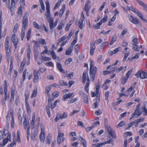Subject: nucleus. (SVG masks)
<instances>
[{
  "instance_id": "f257e3e1",
  "label": "nucleus",
  "mask_w": 147,
  "mask_h": 147,
  "mask_svg": "<svg viewBox=\"0 0 147 147\" xmlns=\"http://www.w3.org/2000/svg\"><path fill=\"white\" fill-rule=\"evenodd\" d=\"M85 16L83 12H82L80 17V20H77L76 22V24L79 27L80 29H82L85 26Z\"/></svg>"
},
{
  "instance_id": "f03ea898",
  "label": "nucleus",
  "mask_w": 147,
  "mask_h": 147,
  "mask_svg": "<svg viewBox=\"0 0 147 147\" xmlns=\"http://www.w3.org/2000/svg\"><path fill=\"white\" fill-rule=\"evenodd\" d=\"M128 8L130 11H131L133 12H134L143 21L147 23V20L144 18V16L137 9H136L132 7L128 6Z\"/></svg>"
},
{
  "instance_id": "7ed1b4c3",
  "label": "nucleus",
  "mask_w": 147,
  "mask_h": 147,
  "mask_svg": "<svg viewBox=\"0 0 147 147\" xmlns=\"http://www.w3.org/2000/svg\"><path fill=\"white\" fill-rule=\"evenodd\" d=\"M28 12H26L23 17L22 22V29L26 30L28 24Z\"/></svg>"
},
{
  "instance_id": "20e7f679",
  "label": "nucleus",
  "mask_w": 147,
  "mask_h": 147,
  "mask_svg": "<svg viewBox=\"0 0 147 147\" xmlns=\"http://www.w3.org/2000/svg\"><path fill=\"white\" fill-rule=\"evenodd\" d=\"M9 38L7 37L6 38L5 42V50L6 51V57H8L10 55V53L11 47L9 45Z\"/></svg>"
},
{
  "instance_id": "39448f33",
  "label": "nucleus",
  "mask_w": 147,
  "mask_h": 147,
  "mask_svg": "<svg viewBox=\"0 0 147 147\" xmlns=\"http://www.w3.org/2000/svg\"><path fill=\"white\" fill-rule=\"evenodd\" d=\"M46 5V12L45 13V15L46 17V19L47 21L51 19V18H53L51 17V15L50 12V5L49 2L47 1L45 3Z\"/></svg>"
},
{
  "instance_id": "423d86ee",
  "label": "nucleus",
  "mask_w": 147,
  "mask_h": 147,
  "mask_svg": "<svg viewBox=\"0 0 147 147\" xmlns=\"http://www.w3.org/2000/svg\"><path fill=\"white\" fill-rule=\"evenodd\" d=\"M135 76L138 78L145 79L147 78V73L141 70H139L135 74Z\"/></svg>"
},
{
  "instance_id": "0eeeda50",
  "label": "nucleus",
  "mask_w": 147,
  "mask_h": 147,
  "mask_svg": "<svg viewBox=\"0 0 147 147\" xmlns=\"http://www.w3.org/2000/svg\"><path fill=\"white\" fill-rule=\"evenodd\" d=\"M45 127L44 125H41V132L40 134L39 137L41 142L42 143L44 142L45 141Z\"/></svg>"
},
{
  "instance_id": "6e6552de",
  "label": "nucleus",
  "mask_w": 147,
  "mask_h": 147,
  "mask_svg": "<svg viewBox=\"0 0 147 147\" xmlns=\"http://www.w3.org/2000/svg\"><path fill=\"white\" fill-rule=\"evenodd\" d=\"M58 20L56 19L55 22H53V18H51V19L47 21L49 23V27L51 29H52L56 27L58 22Z\"/></svg>"
},
{
  "instance_id": "1a4fd4ad",
  "label": "nucleus",
  "mask_w": 147,
  "mask_h": 147,
  "mask_svg": "<svg viewBox=\"0 0 147 147\" xmlns=\"http://www.w3.org/2000/svg\"><path fill=\"white\" fill-rule=\"evenodd\" d=\"M96 70L97 68L96 67H90V78L92 81H93L94 80Z\"/></svg>"
},
{
  "instance_id": "9d476101",
  "label": "nucleus",
  "mask_w": 147,
  "mask_h": 147,
  "mask_svg": "<svg viewBox=\"0 0 147 147\" xmlns=\"http://www.w3.org/2000/svg\"><path fill=\"white\" fill-rule=\"evenodd\" d=\"M107 131L109 134L112 138H116V136L115 131L110 127H109L107 128Z\"/></svg>"
},
{
  "instance_id": "9b49d317",
  "label": "nucleus",
  "mask_w": 147,
  "mask_h": 147,
  "mask_svg": "<svg viewBox=\"0 0 147 147\" xmlns=\"http://www.w3.org/2000/svg\"><path fill=\"white\" fill-rule=\"evenodd\" d=\"M90 44V55L92 56L94 55L96 48V46L95 43L93 42H91Z\"/></svg>"
},
{
  "instance_id": "f8f14e48",
  "label": "nucleus",
  "mask_w": 147,
  "mask_h": 147,
  "mask_svg": "<svg viewBox=\"0 0 147 147\" xmlns=\"http://www.w3.org/2000/svg\"><path fill=\"white\" fill-rule=\"evenodd\" d=\"M140 104L139 103L138 104L136 108V110L134 113L136 116L137 117H139L142 114L141 111H140Z\"/></svg>"
},
{
  "instance_id": "ddd939ff",
  "label": "nucleus",
  "mask_w": 147,
  "mask_h": 147,
  "mask_svg": "<svg viewBox=\"0 0 147 147\" xmlns=\"http://www.w3.org/2000/svg\"><path fill=\"white\" fill-rule=\"evenodd\" d=\"M11 39L14 45V46L16 48L18 42V40L15 34H13L12 35Z\"/></svg>"
},
{
  "instance_id": "4468645a",
  "label": "nucleus",
  "mask_w": 147,
  "mask_h": 147,
  "mask_svg": "<svg viewBox=\"0 0 147 147\" xmlns=\"http://www.w3.org/2000/svg\"><path fill=\"white\" fill-rule=\"evenodd\" d=\"M30 44H27L28 48H27V57L29 59V61H28L26 62V63L27 65H29L30 63V61L29 60L30 59V53H31V50L30 49Z\"/></svg>"
},
{
  "instance_id": "2eb2a0df",
  "label": "nucleus",
  "mask_w": 147,
  "mask_h": 147,
  "mask_svg": "<svg viewBox=\"0 0 147 147\" xmlns=\"http://www.w3.org/2000/svg\"><path fill=\"white\" fill-rule=\"evenodd\" d=\"M16 4V3H14L13 1H12V3H11V7L8 8L10 11L11 15V16L13 15L15 12Z\"/></svg>"
},
{
  "instance_id": "dca6fc26",
  "label": "nucleus",
  "mask_w": 147,
  "mask_h": 147,
  "mask_svg": "<svg viewBox=\"0 0 147 147\" xmlns=\"http://www.w3.org/2000/svg\"><path fill=\"white\" fill-rule=\"evenodd\" d=\"M129 20L131 22L135 24H137L138 23V22L137 19L132 16H129Z\"/></svg>"
},
{
  "instance_id": "f3484780",
  "label": "nucleus",
  "mask_w": 147,
  "mask_h": 147,
  "mask_svg": "<svg viewBox=\"0 0 147 147\" xmlns=\"http://www.w3.org/2000/svg\"><path fill=\"white\" fill-rule=\"evenodd\" d=\"M88 78H89L88 73L86 71H84L83 73L82 78V80L84 83H85L86 79L88 80Z\"/></svg>"
},
{
  "instance_id": "a211bd4d",
  "label": "nucleus",
  "mask_w": 147,
  "mask_h": 147,
  "mask_svg": "<svg viewBox=\"0 0 147 147\" xmlns=\"http://www.w3.org/2000/svg\"><path fill=\"white\" fill-rule=\"evenodd\" d=\"M34 78L33 81L35 83H37L38 81L39 75L37 72H34Z\"/></svg>"
},
{
  "instance_id": "6ab92c4d",
  "label": "nucleus",
  "mask_w": 147,
  "mask_h": 147,
  "mask_svg": "<svg viewBox=\"0 0 147 147\" xmlns=\"http://www.w3.org/2000/svg\"><path fill=\"white\" fill-rule=\"evenodd\" d=\"M138 3L141 6H142L145 10H147V5H146L142 1L140 0H136Z\"/></svg>"
},
{
  "instance_id": "aec40b11",
  "label": "nucleus",
  "mask_w": 147,
  "mask_h": 147,
  "mask_svg": "<svg viewBox=\"0 0 147 147\" xmlns=\"http://www.w3.org/2000/svg\"><path fill=\"white\" fill-rule=\"evenodd\" d=\"M138 44H133L132 47L133 49L135 51H139L140 49L142 48V46L140 45V47L138 46Z\"/></svg>"
},
{
  "instance_id": "412c9836",
  "label": "nucleus",
  "mask_w": 147,
  "mask_h": 147,
  "mask_svg": "<svg viewBox=\"0 0 147 147\" xmlns=\"http://www.w3.org/2000/svg\"><path fill=\"white\" fill-rule=\"evenodd\" d=\"M144 120V118H142L135 120L134 121V122L135 127H137L138 125V124L141 122L143 121Z\"/></svg>"
},
{
  "instance_id": "4be33fe9",
  "label": "nucleus",
  "mask_w": 147,
  "mask_h": 147,
  "mask_svg": "<svg viewBox=\"0 0 147 147\" xmlns=\"http://www.w3.org/2000/svg\"><path fill=\"white\" fill-rule=\"evenodd\" d=\"M90 2L89 1H87L84 6V10L85 11H89L90 8Z\"/></svg>"
},
{
  "instance_id": "5701e85b",
  "label": "nucleus",
  "mask_w": 147,
  "mask_h": 147,
  "mask_svg": "<svg viewBox=\"0 0 147 147\" xmlns=\"http://www.w3.org/2000/svg\"><path fill=\"white\" fill-rule=\"evenodd\" d=\"M23 124L25 129L28 128L30 127L29 123L28 120L26 119V118H25L24 120V121Z\"/></svg>"
},
{
  "instance_id": "b1692460",
  "label": "nucleus",
  "mask_w": 147,
  "mask_h": 147,
  "mask_svg": "<svg viewBox=\"0 0 147 147\" xmlns=\"http://www.w3.org/2000/svg\"><path fill=\"white\" fill-rule=\"evenodd\" d=\"M100 88V83L98 82L96 84V96L97 97L99 96L100 94L99 92V88Z\"/></svg>"
},
{
  "instance_id": "393cba45",
  "label": "nucleus",
  "mask_w": 147,
  "mask_h": 147,
  "mask_svg": "<svg viewBox=\"0 0 147 147\" xmlns=\"http://www.w3.org/2000/svg\"><path fill=\"white\" fill-rule=\"evenodd\" d=\"M65 5L63 4L61 9L59 12V16L60 17H61L65 10Z\"/></svg>"
},
{
  "instance_id": "a878e982",
  "label": "nucleus",
  "mask_w": 147,
  "mask_h": 147,
  "mask_svg": "<svg viewBox=\"0 0 147 147\" xmlns=\"http://www.w3.org/2000/svg\"><path fill=\"white\" fill-rule=\"evenodd\" d=\"M51 89V86L49 85L47 86L45 88V93L48 96H50L49 92L50 91Z\"/></svg>"
},
{
  "instance_id": "bb28decb",
  "label": "nucleus",
  "mask_w": 147,
  "mask_h": 147,
  "mask_svg": "<svg viewBox=\"0 0 147 147\" xmlns=\"http://www.w3.org/2000/svg\"><path fill=\"white\" fill-rule=\"evenodd\" d=\"M64 136L63 133H60L59 132H58V134L57 136V138H58V142H59L60 141V138H62V140L63 141L65 139L64 137H63Z\"/></svg>"
},
{
  "instance_id": "cd10ccee",
  "label": "nucleus",
  "mask_w": 147,
  "mask_h": 147,
  "mask_svg": "<svg viewBox=\"0 0 147 147\" xmlns=\"http://www.w3.org/2000/svg\"><path fill=\"white\" fill-rule=\"evenodd\" d=\"M73 94V93H72L64 95L63 96V100L65 101L66 99L70 98Z\"/></svg>"
},
{
  "instance_id": "c85d7f7f",
  "label": "nucleus",
  "mask_w": 147,
  "mask_h": 147,
  "mask_svg": "<svg viewBox=\"0 0 147 147\" xmlns=\"http://www.w3.org/2000/svg\"><path fill=\"white\" fill-rule=\"evenodd\" d=\"M78 138L79 140L81 142L82 144L84 147H86V143L85 140L81 136H78Z\"/></svg>"
},
{
  "instance_id": "c756f323",
  "label": "nucleus",
  "mask_w": 147,
  "mask_h": 147,
  "mask_svg": "<svg viewBox=\"0 0 147 147\" xmlns=\"http://www.w3.org/2000/svg\"><path fill=\"white\" fill-rule=\"evenodd\" d=\"M74 21V20H71L67 23L65 28V30L66 31H67L69 30L70 26L73 22Z\"/></svg>"
},
{
  "instance_id": "7c9ffc66",
  "label": "nucleus",
  "mask_w": 147,
  "mask_h": 147,
  "mask_svg": "<svg viewBox=\"0 0 147 147\" xmlns=\"http://www.w3.org/2000/svg\"><path fill=\"white\" fill-rule=\"evenodd\" d=\"M16 92V88L15 86L13 84L11 88V96H14L15 92Z\"/></svg>"
},
{
  "instance_id": "2f4dec72",
  "label": "nucleus",
  "mask_w": 147,
  "mask_h": 147,
  "mask_svg": "<svg viewBox=\"0 0 147 147\" xmlns=\"http://www.w3.org/2000/svg\"><path fill=\"white\" fill-rule=\"evenodd\" d=\"M108 42L106 41L102 42L100 45V48L102 49H104L108 45Z\"/></svg>"
},
{
  "instance_id": "473e14b6",
  "label": "nucleus",
  "mask_w": 147,
  "mask_h": 147,
  "mask_svg": "<svg viewBox=\"0 0 147 147\" xmlns=\"http://www.w3.org/2000/svg\"><path fill=\"white\" fill-rule=\"evenodd\" d=\"M26 62V60L25 58H24L21 63V65L20 68V70L22 71L24 69V66Z\"/></svg>"
},
{
  "instance_id": "72a5a7b5",
  "label": "nucleus",
  "mask_w": 147,
  "mask_h": 147,
  "mask_svg": "<svg viewBox=\"0 0 147 147\" xmlns=\"http://www.w3.org/2000/svg\"><path fill=\"white\" fill-rule=\"evenodd\" d=\"M57 67L59 70L63 73L64 72V71L62 68V67L61 64L59 63H57Z\"/></svg>"
},
{
  "instance_id": "f704fd0d",
  "label": "nucleus",
  "mask_w": 147,
  "mask_h": 147,
  "mask_svg": "<svg viewBox=\"0 0 147 147\" xmlns=\"http://www.w3.org/2000/svg\"><path fill=\"white\" fill-rule=\"evenodd\" d=\"M19 25L17 23H16L15 25L14 26L13 30V32L14 34H15L16 33L17 30L18 29Z\"/></svg>"
},
{
  "instance_id": "c9c22d12",
  "label": "nucleus",
  "mask_w": 147,
  "mask_h": 147,
  "mask_svg": "<svg viewBox=\"0 0 147 147\" xmlns=\"http://www.w3.org/2000/svg\"><path fill=\"white\" fill-rule=\"evenodd\" d=\"M87 82H86L85 87H84L85 90L87 93H88L89 91L88 87L89 85L90 79L89 78L88 79Z\"/></svg>"
},
{
  "instance_id": "e433bc0d",
  "label": "nucleus",
  "mask_w": 147,
  "mask_h": 147,
  "mask_svg": "<svg viewBox=\"0 0 147 147\" xmlns=\"http://www.w3.org/2000/svg\"><path fill=\"white\" fill-rule=\"evenodd\" d=\"M38 41L39 43L43 45H46L47 42L45 40L42 38H39L38 40Z\"/></svg>"
},
{
  "instance_id": "4c0bfd02",
  "label": "nucleus",
  "mask_w": 147,
  "mask_h": 147,
  "mask_svg": "<svg viewBox=\"0 0 147 147\" xmlns=\"http://www.w3.org/2000/svg\"><path fill=\"white\" fill-rule=\"evenodd\" d=\"M26 30L22 29L21 32L20 33V36L21 37V40L22 41L25 36V33Z\"/></svg>"
},
{
  "instance_id": "58836bf2",
  "label": "nucleus",
  "mask_w": 147,
  "mask_h": 147,
  "mask_svg": "<svg viewBox=\"0 0 147 147\" xmlns=\"http://www.w3.org/2000/svg\"><path fill=\"white\" fill-rule=\"evenodd\" d=\"M38 91L36 88L32 92L31 96V98H33L36 96L37 94Z\"/></svg>"
},
{
  "instance_id": "ea45409f",
  "label": "nucleus",
  "mask_w": 147,
  "mask_h": 147,
  "mask_svg": "<svg viewBox=\"0 0 147 147\" xmlns=\"http://www.w3.org/2000/svg\"><path fill=\"white\" fill-rule=\"evenodd\" d=\"M38 134L37 131V130H35L34 135H32L31 136V138L33 140H36V137Z\"/></svg>"
},
{
  "instance_id": "a19ab883",
  "label": "nucleus",
  "mask_w": 147,
  "mask_h": 147,
  "mask_svg": "<svg viewBox=\"0 0 147 147\" xmlns=\"http://www.w3.org/2000/svg\"><path fill=\"white\" fill-rule=\"evenodd\" d=\"M34 27L38 30H39L41 29V28L40 25L36 22H33Z\"/></svg>"
},
{
  "instance_id": "79ce46f5",
  "label": "nucleus",
  "mask_w": 147,
  "mask_h": 147,
  "mask_svg": "<svg viewBox=\"0 0 147 147\" xmlns=\"http://www.w3.org/2000/svg\"><path fill=\"white\" fill-rule=\"evenodd\" d=\"M83 98L84 103L86 104H88V101L87 95L85 93H84Z\"/></svg>"
},
{
  "instance_id": "37998d69",
  "label": "nucleus",
  "mask_w": 147,
  "mask_h": 147,
  "mask_svg": "<svg viewBox=\"0 0 147 147\" xmlns=\"http://www.w3.org/2000/svg\"><path fill=\"white\" fill-rule=\"evenodd\" d=\"M136 84V82L133 83L131 86L128 89L127 91L128 92H131L132 90H133L134 89V88L135 87Z\"/></svg>"
},
{
  "instance_id": "c03bdc74",
  "label": "nucleus",
  "mask_w": 147,
  "mask_h": 147,
  "mask_svg": "<svg viewBox=\"0 0 147 147\" xmlns=\"http://www.w3.org/2000/svg\"><path fill=\"white\" fill-rule=\"evenodd\" d=\"M49 102L48 105L46 107V109L47 113L48 115V117H50V110L49 109L50 107L49 106Z\"/></svg>"
},
{
  "instance_id": "a18cd8bd",
  "label": "nucleus",
  "mask_w": 147,
  "mask_h": 147,
  "mask_svg": "<svg viewBox=\"0 0 147 147\" xmlns=\"http://www.w3.org/2000/svg\"><path fill=\"white\" fill-rule=\"evenodd\" d=\"M126 67H127L126 66H125L124 67H123L122 66H121L119 69H117L116 71L118 73L119 72L122 70H123V71H125L126 69Z\"/></svg>"
},
{
  "instance_id": "49530a36",
  "label": "nucleus",
  "mask_w": 147,
  "mask_h": 147,
  "mask_svg": "<svg viewBox=\"0 0 147 147\" xmlns=\"http://www.w3.org/2000/svg\"><path fill=\"white\" fill-rule=\"evenodd\" d=\"M31 32L32 29L30 28L28 30L26 38L27 40H28L30 38Z\"/></svg>"
},
{
  "instance_id": "de8ad7c7",
  "label": "nucleus",
  "mask_w": 147,
  "mask_h": 147,
  "mask_svg": "<svg viewBox=\"0 0 147 147\" xmlns=\"http://www.w3.org/2000/svg\"><path fill=\"white\" fill-rule=\"evenodd\" d=\"M121 47H119L111 52L112 54H116L119 50H121Z\"/></svg>"
},
{
  "instance_id": "09e8293b",
  "label": "nucleus",
  "mask_w": 147,
  "mask_h": 147,
  "mask_svg": "<svg viewBox=\"0 0 147 147\" xmlns=\"http://www.w3.org/2000/svg\"><path fill=\"white\" fill-rule=\"evenodd\" d=\"M128 78L126 77L123 76L121 80V83L122 84L124 85L125 83H126L127 81Z\"/></svg>"
},
{
  "instance_id": "8fccbe9b",
  "label": "nucleus",
  "mask_w": 147,
  "mask_h": 147,
  "mask_svg": "<svg viewBox=\"0 0 147 147\" xmlns=\"http://www.w3.org/2000/svg\"><path fill=\"white\" fill-rule=\"evenodd\" d=\"M6 130L4 129V132L2 131H0V140H1L3 137L4 136L6 135Z\"/></svg>"
},
{
  "instance_id": "3c124183",
  "label": "nucleus",
  "mask_w": 147,
  "mask_h": 147,
  "mask_svg": "<svg viewBox=\"0 0 147 147\" xmlns=\"http://www.w3.org/2000/svg\"><path fill=\"white\" fill-rule=\"evenodd\" d=\"M25 102H28V99L29 97V93L28 91L26 92L25 94Z\"/></svg>"
},
{
  "instance_id": "603ef678",
  "label": "nucleus",
  "mask_w": 147,
  "mask_h": 147,
  "mask_svg": "<svg viewBox=\"0 0 147 147\" xmlns=\"http://www.w3.org/2000/svg\"><path fill=\"white\" fill-rule=\"evenodd\" d=\"M16 140L17 142L20 143V131L18 130L17 133Z\"/></svg>"
},
{
  "instance_id": "864d4df0",
  "label": "nucleus",
  "mask_w": 147,
  "mask_h": 147,
  "mask_svg": "<svg viewBox=\"0 0 147 147\" xmlns=\"http://www.w3.org/2000/svg\"><path fill=\"white\" fill-rule=\"evenodd\" d=\"M140 56V54L139 53H137L134 57H131L130 60L131 61H133L134 59H138Z\"/></svg>"
},
{
  "instance_id": "5fc2aeb1",
  "label": "nucleus",
  "mask_w": 147,
  "mask_h": 147,
  "mask_svg": "<svg viewBox=\"0 0 147 147\" xmlns=\"http://www.w3.org/2000/svg\"><path fill=\"white\" fill-rule=\"evenodd\" d=\"M50 134H49L47 137L46 142V143L48 144H50L51 143V139H50Z\"/></svg>"
},
{
  "instance_id": "6e6d98bb",
  "label": "nucleus",
  "mask_w": 147,
  "mask_h": 147,
  "mask_svg": "<svg viewBox=\"0 0 147 147\" xmlns=\"http://www.w3.org/2000/svg\"><path fill=\"white\" fill-rule=\"evenodd\" d=\"M117 39V36L116 35L113 36L111 40L110 44V45H111L113 44L116 41Z\"/></svg>"
},
{
  "instance_id": "4d7b16f0",
  "label": "nucleus",
  "mask_w": 147,
  "mask_h": 147,
  "mask_svg": "<svg viewBox=\"0 0 147 147\" xmlns=\"http://www.w3.org/2000/svg\"><path fill=\"white\" fill-rule=\"evenodd\" d=\"M59 101V100H55L54 102V103L52 105L50 104V105L51 106V109H53L55 108L57 106V103Z\"/></svg>"
},
{
  "instance_id": "13d9d810",
  "label": "nucleus",
  "mask_w": 147,
  "mask_h": 147,
  "mask_svg": "<svg viewBox=\"0 0 147 147\" xmlns=\"http://www.w3.org/2000/svg\"><path fill=\"white\" fill-rule=\"evenodd\" d=\"M107 16L106 15H105L104 18L100 20V22H101V23L102 24L103 23H105L107 21Z\"/></svg>"
},
{
  "instance_id": "bf43d9fd",
  "label": "nucleus",
  "mask_w": 147,
  "mask_h": 147,
  "mask_svg": "<svg viewBox=\"0 0 147 147\" xmlns=\"http://www.w3.org/2000/svg\"><path fill=\"white\" fill-rule=\"evenodd\" d=\"M51 55L53 59H56L57 56H56V54L54 50L51 51Z\"/></svg>"
},
{
  "instance_id": "052dcab7",
  "label": "nucleus",
  "mask_w": 147,
  "mask_h": 147,
  "mask_svg": "<svg viewBox=\"0 0 147 147\" xmlns=\"http://www.w3.org/2000/svg\"><path fill=\"white\" fill-rule=\"evenodd\" d=\"M64 25L62 22L60 23L57 27V29L59 30H61L64 26Z\"/></svg>"
},
{
  "instance_id": "680f3d73",
  "label": "nucleus",
  "mask_w": 147,
  "mask_h": 147,
  "mask_svg": "<svg viewBox=\"0 0 147 147\" xmlns=\"http://www.w3.org/2000/svg\"><path fill=\"white\" fill-rule=\"evenodd\" d=\"M72 51V49L71 48H69L67 49L65 52V54L66 55H69L71 54Z\"/></svg>"
},
{
  "instance_id": "e2e57ef3",
  "label": "nucleus",
  "mask_w": 147,
  "mask_h": 147,
  "mask_svg": "<svg viewBox=\"0 0 147 147\" xmlns=\"http://www.w3.org/2000/svg\"><path fill=\"white\" fill-rule=\"evenodd\" d=\"M125 124V122L124 121H122L120 122L117 125V128H119L121 127L124 125Z\"/></svg>"
},
{
  "instance_id": "0e129e2a",
  "label": "nucleus",
  "mask_w": 147,
  "mask_h": 147,
  "mask_svg": "<svg viewBox=\"0 0 147 147\" xmlns=\"http://www.w3.org/2000/svg\"><path fill=\"white\" fill-rule=\"evenodd\" d=\"M26 103V109L27 112L28 113H30L31 112V109L29 105L28 104V102H25Z\"/></svg>"
},
{
  "instance_id": "69168bd1",
  "label": "nucleus",
  "mask_w": 147,
  "mask_h": 147,
  "mask_svg": "<svg viewBox=\"0 0 147 147\" xmlns=\"http://www.w3.org/2000/svg\"><path fill=\"white\" fill-rule=\"evenodd\" d=\"M60 84L62 86H66L67 85V84L65 82L64 80H61L59 81Z\"/></svg>"
},
{
  "instance_id": "338daca9",
  "label": "nucleus",
  "mask_w": 147,
  "mask_h": 147,
  "mask_svg": "<svg viewBox=\"0 0 147 147\" xmlns=\"http://www.w3.org/2000/svg\"><path fill=\"white\" fill-rule=\"evenodd\" d=\"M40 3L42 9L44 11L45 10V7L42 0H40Z\"/></svg>"
},
{
  "instance_id": "774afa93",
  "label": "nucleus",
  "mask_w": 147,
  "mask_h": 147,
  "mask_svg": "<svg viewBox=\"0 0 147 147\" xmlns=\"http://www.w3.org/2000/svg\"><path fill=\"white\" fill-rule=\"evenodd\" d=\"M100 22L96 23L95 25H94V27L95 29H97L100 28V26L102 24Z\"/></svg>"
}]
</instances>
